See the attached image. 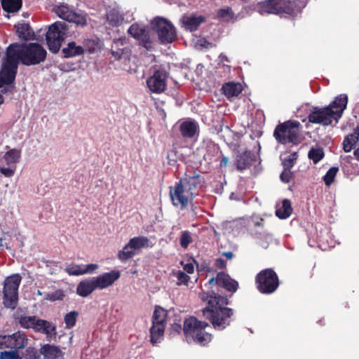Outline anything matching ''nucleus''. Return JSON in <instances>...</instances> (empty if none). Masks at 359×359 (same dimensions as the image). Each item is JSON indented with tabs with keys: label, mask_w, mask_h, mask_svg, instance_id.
I'll return each instance as SVG.
<instances>
[{
	"label": "nucleus",
	"mask_w": 359,
	"mask_h": 359,
	"mask_svg": "<svg viewBox=\"0 0 359 359\" xmlns=\"http://www.w3.org/2000/svg\"><path fill=\"white\" fill-rule=\"evenodd\" d=\"M219 58L222 62H230L228 57L224 53H221Z\"/></svg>",
	"instance_id": "52"
},
{
	"label": "nucleus",
	"mask_w": 359,
	"mask_h": 359,
	"mask_svg": "<svg viewBox=\"0 0 359 359\" xmlns=\"http://www.w3.org/2000/svg\"><path fill=\"white\" fill-rule=\"evenodd\" d=\"M123 53V49H118L117 50H112L111 54L114 57L115 59L118 60L121 57Z\"/></svg>",
	"instance_id": "50"
},
{
	"label": "nucleus",
	"mask_w": 359,
	"mask_h": 359,
	"mask_svg": "<svg viewBox=\"0 0 359 359\" xmlns=\"http://www.w3.org/2000/svg\"><path fill=\"white\" fill-rule=\"evenodd\" d=\"M36 331L52 336L56 334V326L47 320H40L37 324Z\"/></svg>",
	"instance_id": "31"
},
{
	"label": "nucleus",
	"mask_w": 359,
	"mask_h": 359,
	"mask_svg": "<svg viewBox=\"0 0 359 359\" xmlns=\"http://www.w3.org/2000/svg\"><path fill=\"white\" fill-rule=\"evenodd\" d=\"M224 255L228 259H232L233 255L231 252H224Z\"/></svg>",
	"instance_id": "53"
},
{
	"label": "nucleus",
	"mask_w": 359,
	"mask_h": 359,
	"mask_svg": "<svg viewBox=\"0 0 359 359\" xmlns=\"http://www.w3.org/2000/svg\"><path fill=\"white\" fill-rule=\"evenodd\" d=\"M16 32L19 38L29 40L34 35V32L32 30L29 24L23 23L15 25Z\"/></svg>",
	"instance_id": "34"
},
{
	"label": "nucleus",
	"mask_w": 359,
	"mask_h": 359,
	"mask_svg": "<svg viewBox=\"0 0 359 359\" xmlns=\"http://www.w3.org/2000/svg\"><path fill=\"white\" fill-rule=\"evenodd\" d=\"M3 102H4L3 97H2V96L0 95V105L3 103Z\"/></svg>",
	"instance_id": "56"
},
{
	"label": "nucleus",
	"mask_w": 359,
	"mask_h": 359,
	"mask_svg": "<svg viewBox=\"0 0 359 359\" xmlns=\"http://www.w3.org/2000/svg\"><path fill=\"white\" fill-rule=\"evenodd\" d=\"M0 359H20L18 351L1 352Z\"/></svg>",
	"instance_id": "46"
},
{
	"label": "nucleus",
	"mask_w": 359,
	"mask_h": 359,
	"mask_svg": "<svg viewBox=\"0 0 359 359\" xmlns=\"http://www.w3.org/2000/svg\"><path fill=\"white\" fill-rule=\"evenodd\" d=\"M217 16L225 21H229L233 18V13L229 7L221 8L217 12Z\"/></svg>",
	"instance_id": "43"
},
{
	"label": "nucleus",
	"mask_w": 359,
	"mask_h": 359,
	"mask_svg": "<svg viewBox=\"0 0 359 359\" xmlns=\"http://www.w3.org/2000/svg\"><path fill=\"white\" fill-rule=\"evenodd\" d=\"M64 297L65 294L63 291L61 290H57L53 292L46 294L44 299L51 302H55L57 300H62Z\"/></svg>",
	"instance_id": "44"
},
{
	"label": "nucleus",
	"mask_w": 359,
	"mask_h": 359,
	"mask_svg": "<svg viewBox=\"0 0 359 359\" xmlns=\"http://www.w3.org/2000/svg\"><path fill=\"white\" fill-rule=\"evenodd\" d=\"M354 155L358 160H359V148L354 151Z\"/></svg>",
	"instance_id": "55"
},
{
	"label": "nucleus",
	"mask_w": 359,
	"mask_h": 359,
	"mask_svg": "<svg viewBox=\"0 0 359 359\" xmlns=\"http://www.w3.org/2000/svg\"><path fill=\"white\" fill-rule=\"evenodd\" d=\"M203 183V178L196 173L182 178L174 187H170V197L173 205L187 207L198 194V189Z\"/></svg>",
	"instance_id": "1"
},
{
	"label": "nucleus",
	"mask_w": 359,
	"mask_h": 359,
	"mask_svg": "<svg viewBox=\"0 0 359 359\" xmlns=\"http://www.w3.org/2000/svg\"><path fill=\"white\" fill-rule=\"evenodd\" d=\"M338 170H339V168L337 167H332L327 172V173L325 174V175L323 177L325 184L327 186H330L332 184Z\"/></svg>",
	"instance_id": "40"
},
{
	"label": "nucleus",
	"mask_w": 359,
	"mask_h": 359,
	"mask_svg": "<svg viewBox=\"0 0 359 359\" xmlns=\"http://www.w3.org/2000/svg\"><path fill=\"white\" fill-rule=\"evenodd\" d=\"M25 335L20 332L11 335L0 334V349L8 348L18 351L25 347Z\"/></svg>",
	"instance_id": "17"
},
{
	"label": "nucleus",
	"mask_w": 359,
	"mask_h": 359,
	"mask_svg": "<svg viewBox=\"0 0 359 359\" xmlns=\"http://www.w3.org/2000/svg\"><path fill=\"white\" fill-rule=\"evenodd\" d=\"M348 102L345 94L336 97L334 100L327 107L313 108L309 115V121L313 123L329 126L334 120L337 122L341 118Z\"/></svg>",
	"instance_id": "3"
},
{
	"label": "nucleus",
	"mask_w": 359,
	"mask_h": 359,
	"mask_svg": "<svg viewBox=\"0 0 359 359\" xmlns=\"http://www.w3.org/2000/svg\"><path fill=\"white\" fill-rule=\"evenodd\" d=\"M297 153L293 152L287 157L283 158V165L285 170H290L293 167L294 161L297 158Z\"/></svg>",
	"instance_id": "42"
},
{
	"label": "nucleus",
	"mask_w": 359,
	"mask_h": 359,
	"mask_svg": "<svg viewBox=\"0 0 359 359\" xmlns=\"http://www.w3.org/2000/svg\"><path fill=\"white\" fill-rule=\"evenodd\" d=\"M151 246V242L147 237H134L129 241V242L123 247L122 250L118 252V257L122 262H125L134 257L137 250L142 248H147Z\"/></svg>",
	"instance_id": "11"
},
{
	"label": "nucleus",
	"mask_w": 359,
	"mask_h": 359,
	"mask_svg": "<svg viewBox=\"0 0 359 359\" xmlns=\"http://www.w3.org/2000/svg\"><path fill=\"white\" fill-rule=\"evenodd\" d=\"M207 299L208 306L203 311V316L211 321L215 329H224L230 324L231 317L233 313L231 309L224 306L228 304L227 298L213 294Z\"/></svg>",
	"instance_id": "2"
},
{
	"label": "nucleus",
	"mask_w": 359,
	"mask_h": 359,
	"mask_svg": "<svg viewBox=\"0 0 359 359\" xmlns=\"http://www.w3.org/2000/svg\"><path fill=\"white\" fill-rule=\"evenodd\" d=\"M167 311L161 306H156L153 315V323L165 324Z\"/></svg>",
	"instance_id": "37"
},
{
	"label": "nucleus",
	"mask_w": 359,
	"mask_h": 359,
	"mask_svg": "<svg viewBox=\"0 0 359 359\" xmlns=\"http://www.w3.org/2000/svg\"><path fill=\"white\" fill-rule=\"evenodd\" d=\"M181 264L184 266L183 269L185 272L187 273H193L194 271V266L192 262L184 264L183 262H181Z\"/></svg>",
	"instance_id": "49"
},
{
	"label": "nucleus",
	"mask_w": 359,
	"mask_h": 359,
	"mask_svg": "<svg viewBox=\"0 0 359 359\" xmlns=\"http://www.w3.org/2000/svg\"><path fill=\"white\" fill-rule=\"evenodd\" d=\"M280 177L282 182L287 183L290 181L292 177V172L290 171V170H285L284 168V170L280 174Z\"/></svg>",
	"instance_id": "47"
},
{
	"label": "nucleus",
	"mask_w": 359,
	"mask_h": 359,
	"mask_svg": "<svg viewBox=\"0 0 359 359\" xmlns=\"http://www.w3.org/2000/svg\"><path fill=\"white\" fill-rule=\"evenodd\" d=\"M79 313L75 311H70L65 316L64 320L67 328L70 329L75 325Z\"/></svg>",
	"instance_id": "39"
},
{
	"label": "nucleus",
	"mask_w": 359,
	"mask_h": 359,
	"mask_svg": "<svg viewBox=\"0 0 359 359\" xmlns=\"http://www.w3.org/2000/svg\"><path fill=\"white\" fill-rule=\"evenodd\" d=\"M261 13L269 14H291L294 11V4L288 0H269L260 6Z\"/></svg>",
	"instance_id": "15"
},
{
	"label": "nucleus",
	"mask_w": 359,
	"mask_h": 359,
	"mask_svg": "<svg viewBox=\"0 0 359 359\" xmlns=\"http://www.w3.org/2000/svg\"><path fill=\"white\" fill-rule=\"evenodd\" d=\"M300 123L297 121H287L276 126L273 136L281 144L299 142Z\"/></svg>",
	"instance_id": "7"
},
{
	"label": "nucleus",
	"mask_w": 359,
	"mask_h": 359,
	"mask_svg": "<svg viewBox=\"0 0 359 359\" xmlns=\"http://www.w3.org/2000/svg\"><path fill=\"white\" fill-rule=\"evenodd\" d=\"M193 242L191 233L188 231H184L181 233L180 243L182 248L186 249Z\"/></svg>",
	"instance_id": "41"
},
{
	"label": "nucleus",
	"mask_w": 359,
	"mask_h": 359,
	"mask_svg": "<svg viewBox=\"0 0 359 359\" xmlns=\"http://www.w3.org/2000/svg\"><path fill=\"white\" fill-rule=\"evenodd\" d=\"M308 156L316 164L324 157V152L320 147H313L309 151Z\"/></svg>",
	"instance_id": "38"
},
{
	"label": "nucleus",
	"mask_w": 359,
	"mask_h": 359,
	"mask_svg": "<svg viewBox=\"0 0 359 359\" xmlns=\"http://www.w3.org/2000/svg\"><path fill=\"white\" fill-rule=\"evenodd\" d=\"M119 271L113 270L93 277L97 290H103L111 286L119 278Z\"/></svg>",
	"instance_id": "19"
},
{
	"label": "nucleus",
	"mask_w": 359,
	"mask_h": 359,
	"mask_svg": "<svg viewBox=\"0 0 359 359\" xmlns=\"http://www.w3.org/2000/svg\"><path fill=\"white\" fill-rule=\"evenodd\" d=\"M174 275L177 279V285H187L189 281V276L184 271H177L174 273Z\"/></svg>",
	"instance_id": "45"
},
{
	"label": "nucleus",
	"mask_w": 359,
	"mask_h": 359,
	"mask_svg": "<svg viewBox=\"0 0 359 359\" xmlns=\"http://www.w3.org/2000/svg\"><path fill=\"white\" fill-rule=\"evenodd\" d=\"M19 274L7 277L4 281L3 304L6 309H15L18 301V288L21 282Z\"/></svg>",
	"instance_id": "6"
},
{
	"label": "nucleus",
	"mask_w": 359,
	"mask_h": 359,
	"mask_svg": "<svg viewBox=\"0 0 359 359\" xmlns=\"http://www.w3.org/2000/svg\"><path fill=\"white\" fill-rule=\"evenodd\" d=\"M227 98L237 97L242 92V86L239 83L229 82L224 84L222 88Z\"/></svg>",
	"instance_id": "28"
},
{
	"label": "nucleus",
	"mask_w": 359,
	"mask_h": 359,
	"mask_svg": "<svg viewBox=\"0 0 359 359\" xmlns=\"http://www.w3.org/2000/svg\"><path fill=\"white\" fill-rule=\"evenodd\" d=\"M57 16L69 22H74L78 26L83 27L87 23L86 17L74 11L67 5H61L55 8Z\"/></svg>",
	"instance_id": "16"
},
{
	"label": "nucleus",
	"mask_w": 359,
	"mask_h": 359,
	"mask_svg": "<svg viewBox=\"0 0 359 359\" xmlns=\"http://www.w3.org/2000/svg\"><path fill=\"white\" fill-rule=\"evenodd\" d=\"M90 43V41L86 40L83 46L77 45L74 41L68 43L67 46L62 49L65 57H74L83 55L85 50L87 49V43Z\"/></svg>",
	"instance_id": "22"
},
{
	"label": "nucleus",
	"mask_w": 359,
	"mask_h": 359,
	"mask_svg": "<svg viewBox=\"0 0 359 359\" xmlns=\"http://www.w3.org/2000/svg\"><path fill=\"white\" fill-rule=\"evenodd\" d=\"M176 326L178 327V328H180V326L179 325H176Z\"/></svg>",
	"instance_id": "58"
},
{
	"label": "nucleus",
	"mask_w": 359,
	"mask_h": 359,
	"mask_svg": "<svg viewBox=\"0 0 359 359\" xmlns=\"http://www.w3.org/2000/svg\"><path fill=\"white\" fill-rule=\"evenodd\" d=\"M67 26L62 22H55L49 27L46 33V41L49 50L56 53L59 51L63 40L67 36Z\"/></svg>",
	"instance_id": "8"
},
{
	"label": "nucleus",
	"mask_w": 359,
	"mask_h": 359,
	"mask_svg": "<svg viewBox=\"0 0 359 359\" xmlns=\"http://www.w3.org/2000/svg\"><path fill=\"white\" fill-rule=\"evenodd\" d=\"M8 50L18 63L21 62L27 66L39 65L45 61L47 54L43 47L37 43H14Z\"/></svg>",
	"instance_id": "4"
},
{
	"label": "nucleus",
	"mask_w": 359,
	"mask_h": 359,
	"mask_svg": "<svg viewBox=\"0 0 359 359\" xmlns=\"http://www.w3.org/2000/svg\"><path fill=\"white\" fill-rule=\"evenodd\" d=\"M167 72L164 70H156L154 74L147 80V85L149 90L154 93L159 94L166 88Z\"/></svg>",
	"instance_id": "18"
},
{
	"label": "nucleus",
	"mask_w": 359,
	"mask_h": 359,
	"mask_svg": "<svg viewBox=\"0 0 359 359\" xmlns=\"http://www.w3.org/2000/svg\"><path fill=\"white\" fill-rule=\"evenodd\" d=\"M292 212L291 203L288 199H284L282 205L276 211V215L280 219H286L289 217Z\"/></svg>",
	"instance_id": "33"
},
{
	"label": "nucleus",
	"mask_w": 359,
	"mask_h": 359,
	"mask_svg": "<svg viewBox=\"0 0 359 359\" xmlns=\"http://www.w3.org/2000/svg\"><path fill=\"white\" fill-rule=\"evenodd\" d=\"M40 352L46 359H56L62 355V351L58 346L50 344L43 346Z\"/></svg>",
	"instance_id": "27"
},
{
	"label": "nucleus",
	"mask_w": 359,
	"mask_h": 359,
	"mask_svg": "<svg viewBox=\"0 0 359 359\" xmlns=\"http://www.w3.org/2000/svg\"><path fill=\"white\" fill-rule=\"evenodd\" d=\"M40 320L36 316H22L20 317L19 323L25 328H33L36 331L37 324Z\"/></svg>",
	"instance_id": "36"
},
{
	"label": "nucleus",
	"mask_w": 359,
	"mask_h": 359,
	"mask_svg": "<svg viewBox=\"0 0 359 359\" xmlns=\"http://www.w3.org/2000/svg\"><path fill=\"white\" fill-rule=\"evenodd\" d=\"M37 294L39 295H42V292L40 290H38Z\"/></svg>",
	"instance_id": "57"
},
{
	"label": "nucleus",
	"mask_w": 359,
	"mask_h": 359,
	"mask_svg": "<svg viewBox=\"0 0 359 359\" xmlns=\"http://www.w3.org/2000/svg\"><path fill=\"white\" fill-rule=\"evenodd\" d=\"M228 163V158H223L221 161V165L226 166Z\"/></svg>",
	"instance_id": "54"
},
{
	"label": "nucleus",
	"mask_w": 359,
	"mask_h": 359,
	"mask_svg": "<svg viewBox=\"0 0 359 359\" xmlns=\"http://www.w3.org/2000/svg\"><path fill=\"white\" fill-rule=\"evenodd\" d=\"M195 46L198 48H208L210 46V43L208 42L205 39H197Z\"/></svg>",
	"instance_id": "48"
},
{
	"label": "nucleus",
	"mask_w": 359,
	"mask_h": 359,
	"mask_svg": "<svg viewBox=\"0 0 359 359\" xmlns=\"http://www.w3.org/2000/svg\"><path fill=\"white\" fill-rule=\"evenodd\" d=\"M254 161V155L248 151L238 153L235 158V165L240 171L248 168Z\"/></svg>",
	"instance_id": "23"
},
{
	"label": "nucleus",
	"mask_w": 359,
	"mask_h": 359,
	"mask_svg": "<svg viewBox=\"0 0 359 359\" xmlns=\"http://www.w3.org/2000/svg\"><path fill=\"white\" fill-rule=\"evenodd\" d=\"M93 277L81 280L77 285L76 293L81 297H87L96 290Z\"/></svg>",
	"instance_id": "24"
},
{
	"label": "nucleus",
	"mask_w": 359,
	"mask_h": 359,
	"mask_svg": "<svg viewBox=\"0 0 359 359\" xmlns=\"http://www.w3.org/2000/svg\"><path fill=\"white\" fill-rule=\"evenodd\" d=\"M204 21V18L201 15H189L184 16L182 19L184 27L190 32L197 29L198 26Z\"/></svg>",
	"instance_id": "26"
},
{
	"label": "nucleus",
	"mask_w": 359,
	"mask_h": 359,
	"mask_svg": "<svg viewBox=\"0 0 359 359\" xmlns=\"http://www.w3.org/2000/svg\"><path fill=\"white\" fill-rule=\"evenodd\" d=\"M99 266L96 264H76L75 263H71L68 264L65 271L69 276H82L85 274H91L98 269Z\"/></svg>",
	"instance_id": "21"
},
{
	"label": "nucleus",
	"mask_w": 359,
	"mask_h": 359,
	"mask_svg": "<svg viewBox=\"0 0 359 359\" xmlns=\"http://www.w3.org/2000/svg\"><path fill=\"white\" fill-rule=\"evenodd\" d=\"M215 265L219 269H223L226 266V263L224 259L219 258L215 260Z\"/></svg>",
	"instance_id": "51"
},
{
	"label": "nucleus",
	"mask_w": 359,
	"mask_h": 359,
	"mask_svg": "<svg viewBox=\"0 0 359 359\" xmlns=\"http://www.w3.org/2000/svg\"><path fill=\"white\" fill-rule=\"evenodd\" d=\"M359 140V126L354 132L345 137L343 142V149L345 152H350Z\"/></svg>",
	"instance_id": "29"
},
{
	"label": "nucleus",
	"mask_w": 359,
	"mask_h": 359,
	"mask_svg": "<svg viewBox=\"0 0 359 359\" xmlns=\"http://www.w3.org/2000/svg\"><path fill=\"white\" fill-rule=\"evenodd\" d=\"M152 28L158 34V39L162 43H170L177 37L175 27L163 18H155L152 21Z\"/></svg>",
	"instance_id": "9"
},
{
	"label": "nucleus",
	"mask_w": 359,
	"mask_h": 359,
	"mask_svg": "<svg viewBox=\"0 0 359 359\" xmlns=\"http://www.w3.org/2000/svg\"><path fill=\"white\" fill-rule=\"evenodd\" d=\"M107 19L109 23L112 26H118L123 21V17L120 11L117 8H113L107 13Z\"/></svg>",
	"instance_id": "32"
},
{
	"label": "nucleus",
	"mask_w": 359,
	"mask_h": 359,
	"mask_svg": "<svg viewBox=\"0 0 359 359\" xmlns=\"http://www.w3.org/2000/svg\"><path fill=\"white\" fill-rule=\"evenodd\" d=\"M18 64L16 59L7 50L6 61L0 72V88L8 86L14 81Z\"/></svg>",
	"instance_id": "12"
},
{
	"label": "nucleus",
	"mask_w": 359,
	"mask_h": 359,
	"mask_svg": "<svg viewBox=\"0 0 359 359\" xmlns=\"http://www.w3.org/2000/svg\"><path fill=\"white\" fill-rule=\"evenodd\" d=\"M4 10L8 13L18 12L22 6V0H2Z\"/></svg>",
	"instance_id": "35"
},
{
	"label": "nucleus",
	"mask_w": 359,
	"mask_h": 359,
	"mask_svg": "<svg viewBox=\"0 0 359 359\" xmlns=\"http://www.w3.org/2000/svg\"><path fill=\"white\" fill-rule=\"evenodd\" d=\"M128 32L137 39L141 46L147 50L152 49L155 37L148 28L139 24H133L129 27Z\"/></svg>",
	"instance_id": "14"
},
{
	"label": "nucleus",
	"mask_w": 359,
	"mask_h": 359,
	"mask_svg": "<svg viewBox=\"0 0 359 359\" xmlns=\"http://www.w3.org/2000/svg\"><path fill=\"white\" fill-rule=\"evenodd\" d=\"M165 330V324L153 323L150 329L151 341L152 344H156L160 341V339L163 335Z\"/></svg>",
	"instance_id": "30"
},
{
	"label": "nucleus",
	"mask_w": 359,
	"mask_h": 359,
	"mask_svg": "<svg viewBox=\"0 0 359 359\" xmlns=\"http://www.w3.org/2000/svg\"><path fill=\"white\" fill-rule=\"evenodd\" d=\"M180 130L184 137L192 138L198 133V126L194 121L186 120L180 123Z\"/></svg>",
	"instance_id": "25"
},
{
	"label": "nucleus",
	"mask_w": 359,
	"mask_h": 359,
	"mask_svg": "<svg viewBox=\"0 0 359 359\" xmlns=\"http://www.w3.org/2000/svg\"><path fill=\"white\" fill-rule=\"evenodd\" d=\"M208 283L212 285L216 283L217 285L223 287L229 292H235L238 289V282L232 279L228 274L224 272L218 273L216 278H211Z\"/></svg>",
	"instance_id": "20"
},
{
	"label": "nucleus",
	"mask_w": 359,
	"mask_h": 359,
	"mask_svg": "<svg viewBox=\"0 0 359 359\" xmlns=\"http://www.w3.org/2000/svg\"><path fill=\"white\" fill-rule=\"evenodd\" d=\"M208 325L207 323L199 321L194 317L187 318L184 323V333L187 341L203 346L207 344L212 339V335L204 330Z\"/></svg>",
	"instance_id": "5"
},
{
	"label": "nucleus",
	"mask_w": 359,
	"mask_h": 359,
	"mask_svg": "<svg viewBox=\"0 0 359 359\" xmlns=\"http://www.w3.org/2000/svg\"><path fill=\"white\" fill-rule=\"evenodd\" d=\"M256 282L259 292L264 294L273 292L279 284L276 273L270 269L261 271L256 277Z\"/></svg>",
	"instance_id": "10"
},
{
	"label": "nucleus",
	"mask_w": 359,
	"mask_h": 359,
	"mask_svg": "<svg viewBox=\"0 0 359 359\" xmlns=\"http://www.w3.org/2000/svg\"><path fill=\"white\" fill-rule=\"evenodd\" d=\"M21 158V151L11 149L6 151L0 160V172L6 177H12L16 169V164Z\"/></svg>",
	"instance_id": "13"
}]
</instances>
